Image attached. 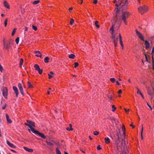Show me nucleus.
<instances>
[{
	"instance_id": "6ab92c4d",
	"label": "nucleus",
	"mask_w": 154,
	"mask_h": 154,
	"mask_svg": "<svg viewBox=\"0 0 154 154\" xmlns=\"http://www.w3.org/2000/svg\"><path fill=\"white\" fill-rule=\"evenodd\" d=\"M34 67L36 70L38 71L39 70L40 67L37 64H35L34 66Z\"/></svg>"
},
{
	"instance_id": "69168bd1",
	"label": "nucleus",
	"mask_w": 154,
	"mask_h": 154,
	"mask_svg": "<svg viewBox=\"0 0 154 154\" xmlns=\"http://www.w3.org/2000/svg\"><path fill=\"white\" fill-rule=\"evenodd\" d=\"M122 92V90H119L118 91V93L119 94H121Z\"/></svg>"
},
{
	"instance_id": "20e7f679",
	"label": "nucleus",
	"mask_w": 154,
	"mask_h": 154,
	"mask_svg": "<svg viewBox=\"0 0 154 154\" xmlns=\"http://www.w3.org/2000/svg\"><path fill=\"white\" fill-rule=\"evenodd\" d=\"M146 88L148 94L150 96H153L154 93V87L153 85L151 84L150 87H147L146 86Z\"/></svg>"
},
{
	"instance_id": "72a5a7b5",
	"label": "nucleus",
	"mask_w": 154,
	"mask_h": 154,
	"mask_svg": "<svg viewBox=\"0 0 154 154\" xmlns=\"http://www.w3.org/2000/svg\"><path fill=\"white\" fill-rule=\"evenodd\" d=\"M137 90V94H139L141 95H142V93H141V92L140 91V90H139V89L137 88H136Z\"/></svg>"
},
{
	"instance_id": "49530a36",
	"label": "nucleus",
	"mask_w": 154,
	"mask_h": 154,
	"mask_svg": "<svg viewBox=\"0 0 154 154\" xmlns=\"http://www.w3.org/2000/svg\"><path fill=\"white\" fill-rule=\"evenodd\" d=\"M23 62V59L22 58H21L20 60V64H22Z\"/></svg>"
},
{
	"instance_id": "8fccbe9b",
	"label": "nucleus",
	"mask_w": 154,
	"mask_h": 154,
	"mask_svg": "<svg viewBox=\"0 0 154 154\" xmlns=\"http://www.w3.org/2000/svg\"><path fill=\"white\" fill-rule=\"evenodd\" d=\"M151 96V98L150 101L151 102L153 101L154 102V100H153V99H154V98H153V97H152V96Z\"/></svg>"
},
{
	"instance_id": "ea45409f",
	"label": "nucleus",
	"mask_w": 154,
	"mask_h": 154,
	"mask_svg": "<svg viewBox=\"0 0 154 154\" xmlns=\"http://www.w3.org/2000/svg\"><path fill=\"white\" fill-rule=\"evenodd\" d=\"M74 22V20L72 19H71L70 21V24L71 25H72Z\"/></svg>"
},
{
	"instance_id": "2f4dec72",
	"label": "nucleus",
	"mask_w": 154,
	"mask_h": 154,
	"mask_svg": "<svg viewBox=\"0 0 154 154\" xmlns=\"http://www.w3.org/2000/svg\"><path fill=\"white\" fill-rule=\"evenodd\" d=\"M56 152L57 154H61L60 151L57 148L56 149Z\"/></svg>"
},
{
	"instance_id": "1a4fd4ad",
	"label": "nucleus",
	"mask_w": 154,
	"mask_h": 154,
	"mask_svg": "<svg viewBox=\"0 0 154 154\" xmlns=\"http://www.w3.org/2000/svg\"><path fill=\"white\" fill-rule=\"evenodd\" d=\"M136 32L138 37L142 41H144V37L143 35L137 30H136Z\"/></svg>"
},
{
	"instance_id": "b1692460",
	"label": "nucleus",
	"mask_w": 154,
	"mask_h": 154,
	"mask_svg": "<svg viewBox=\"0 0 154 154\" xmlns=\"http://www.w3.org/2000/svg\"><path fill=\"white\" fill-rule=\"evenodd\" d=\"M49 58L48 57H45L44 60V61L45 63H48L49 62Z\"/></svg>"
},
{
	"instance_id": "cd10ccee",
	"label": "nucleus",
	"mask_w": 154,
	"mask_h": 154,
	"mask_svg": "<svg viewBox=\"0 0 154 154\" xmlns=\"http://www.w3.org/2000/svg\"><path fill=\"white\" fill-rule=\"evenodd\" d=\"M98 23V22L97 21H96L95 22V24L97 28H99L100 27L97 24V23Z\"/></svg>"
},
{
	"instance_id": "7ed1b4c3",
	"label": "nucleus",
	"mask_w": 154,
	"mask_h": 154,
	"mask_svg": "<svg viewBox=\"0 0 154 154\" xmlns=\"http://www.w3.org/2000/svg\"><path fill=\"white\" fill-rule=\"evenodd\" d=\"M115 24L112 25V26L110 29V31L112 34V38L113 40V43H118V37H116L115 35L113 33L114 27Z\"/></svg>"
},
{
	"instance_id": "f3484780",
	"label": "nucleus",
	"mask_w": 154,
	"mask_h": 154,
	"mask_svg": "<svg viewBox=\"0 0 154 154\" xmlns=\"http://www.w3.org/2000/svg\"><path fill=\"white\" fill-rule=\"evenodd\" d=\"M46 142L48 145L50 146H53L54 145L53 141H46Z\"/></svg>"
},
{
	"instance_id": "c756f323",
	"label": "nucleus",
	"mask_w": 154,
	"mask_h": 154,
	"mask_svg": "<svg viewBox=\"0 0 154 154\" xmlns=\"http://www.w3.org/2000/svg\"><path fill=\"white\" fill-rule=\"evenodd\" d=\"M8 21V19L7 18H6L4 22V25L5 27H6L7 26Z\"/></svg>"
},
{
	"instance_id": "4be33fe9",
	"label": "nucleus",
	"mask_w": 154,
	"mask_h": 154,
	"mask_svg": "<svg viewBox=\"0 0 154 154\" xmlns=\"http://www.w3.org/2000/svg\"><path fill=\"white\" fill-rule=\"evenodd\" d=\"M104 140H105V142L107 144V143H109L110 139L109 138H108V137L105 138H104Z\"/></svg>"
},
{
	"instance_id": "39448f33",
	"label": "nucleus",
	"mask_w": 154,
	"mask_h": 154,
	"mask_svg": "<svg viewBox=\"0 0 154 154\" xmlns=\"http://www.w3.org/2000/svg\"><path fill=\"white\" fill-rule=\"evenodd\" d=\"M139 12L141 14H143L148 10V8L145 5L140 6L138 8Z\"/></svg>"
},
{
	"instance_id": "338daca9",
	"label": "nucleus",
	"mask_w": 154,
	"mask_h": 154,
	"mask_svg": "<svg viewBox=\"0 0 154 154\" xmlns=\"http://www.w3.org/2000/svg\"><path fill=\"white\" fill-rule=\"evenodd\" d=\"M119 40H122V36L120 33L119 34Z\"/></svg>"
},
{
	"instance_id": "c9c22d12",
	"label": "nucleus",
	"mask_w": 154,
	"mask_h": 154,
	"mask_svg": "<svg viewBox=\"0 0 154 154\" xmlns=\"http://www.w3.org/2000/svg\"><path fill=\"white\" fill-rule=\"evenodd\" d=\"M112 112H114L116 109V108L115 106L114 105H112Z\"/></svg>"
},
{
	"instance_id": "dca6fc26",
	"label": "nucleus",
	"mask_w": 154,
	"mask_h": 154,
	"mask_svg": "<svg viewBox=\"0 0 154 154\" xmlns=\"http://www.w3.org/2000/svg\"><path fill=\"white\" fill-rule=\"evenodd\" d=\"M23 148L25 150L30 152H32L33 151L32 149H29L26 147H24Z\"/></svg>"
},
{
	"instance_id": "9d476101",
	"label": "nucleus",
	"mask_w": 154,
	"mask_h": 154,
	"mask_svg": "<svg viewBox=\"0 0 154 154\" xmlns=\"http://www.w3.org/2000/svg\"><path fill=\"white\" fill-rule=\"evenodd\" d=\"M11 43V41H10L7 44H5V42L4 40L3 41V44H4V49H6L7 50H8L10 44Z\"/></svg>"
},
{
	"instance_id": "37998d69",
	"label": "nucleus",
	"mask_w": 154,
	"mask_h": 154,
	"mask_svg": "<svg viewBox=\"0 0 154 154\" xmlns=\"http://www.w3.org/2000/svg\"><path fill=\"white\" fill-rule=\"evenodd\" d=\"M74 67L75 68H76L77 66H78L79 65L78 63L77 62H76L74 63Z\"/></svg>"
},
{
	"instance_id": "e433bc0d",
	"label": "nucleus",
	"mask_w": 154,
	"mask_h": 154,
	"mask_svg": "<svg viewBox=\"0 0 154 154\" xmlns=\"http://www.w3.org/2000/svg\"><path fill=\"white\" fill-rule=\"evenodd\" d=\"M32 27L33 29V30H34L35 31H36L37 29V27L33 25H32Z\"/></svg>"
},
{
	"instance_id": "6e6d98bb",
	"label": "nucleus",
	"mask_w": 154,
	"mask_h": 154,
	"mask_svg": "<svg viewBox=\"0 0 154 154\" xmlns=\"http://www.w3.org/2000/svg\"><path fill=\"white\" fill-rule=\"evenodd\" d=\"M83 0H78V3H80V4H82V3H83Z\"/></svg>"
},
{
	"instance_id": "5701e85b",
	"label": "nucleus",
	"mask_w": 154,
	"mask_h": 154,
	"mask_svg": "<svg viewBox=\"0 0 154 154\" xmlns=\"http://www.w3.org/2000/svg\"><path fill=\"white\" fill-rule=\"evenodd\" d=\"M122 129L123 132V136L124 137L125 136V126L124 125H123L122 127Z\"/></svg>"
},
{
	"instance_id": "79ce46f5",
	"label": "nucleus",
	"mask_w": 154,
	"mask_h": 154,
	"mask_svg": "<svg viewBox=\"0 0 154 154\" xmlns=\"http://www.w3.org/2000/svg\"><path fill=\"white\" fill-rule=\"evenodd\" d=\"M99 134V132L97 131H94V134L95 135H97Z\"/></svg>"
},
{
	"instance_id": "473e14b6",
	"label": "nucleus",
	"mask_w": 154,
	"mask_h": 154,
	"mask_svg": "<svg viewBox=\"0 0 154 154\" xmlns=\"http://www.w3.org/2000/svg\"><path fill=\"white\" fill-rule=\"evenodd\" d=\"M16 28H14L13 29V30L12 33L11 35L12 36H13L14 34L16 32Z\"/></svg>"
},
{
	"instance_id": "774afa93",
	"label": "nucleus",
	"mask_w": 154,
	"mask_h": 154,
	"mask_svg": "<svg viewBox=\"0 0 154 154\" xmlns=\"http://www.w3.org/2000/svg\"><path fill=\"white\" fill-rule=\"evenodd\" d=\"M6 105H4V106H3L2 107V109H4L5 108H6Z\"/></svg>"
},
{
	"instance_id": "864d4df0",
	"label": "nucleus",
	"mask_w": 154,
	"mask_h": 154,
	"mask_svg": "<svg viewBox=\"0 0 154 154\" xmlns=\"http://www.w3.org/2000/svg\"><path fill=\"white\" fill-rule=\"evenodd\" d=\"M0 70L1 72H2L3 71V67L2 66H0Z\"/></svg>"
},
{
	"instance_id": "7c9ffc66",
	"label": "nucleus",
	"mask_w": 154,
	"mask_h": 154,
	"mask_svg": "<svg viewBox=\"0 0 154 154\" xmlns=\"http://www.w3.org/2000/svg\"><path fill=\"white\" fill-rule=\"evenodd\" d=\"M40 2L39 0L35 1L32 2L33 5H36L38 4Z\"/></svg>"
},
{
	"instance_id": "de8ad7c7",
	"label": "nucleus",
	"mask_w": 154,
	"mask_h": 154,
	"mask_svg": "<svg viewBox=\"0 0 154 154\" xmlns=\"http://www.w3.org/2000/svg\"><path fill=\"white\" fill-rule=\"evenodd\" d=\"M97 148L98 150H100L101 149V148L100 147V145H99L97 146Z\"/></svg>"
},
{
	"instance_id": "a878e982",
	"label": "nucleus",
	"mask_w": 154,
	"mask_h": 154,
	"mask_svg": "<svg viewBox=\"0 0 154 154\" xmlns=\"http://www.w3.org/2000/svg\"><path fill=\"white\" fill-rule=\"evenodd\" d=\"M19 89V90L21 93V94L23 95V96H24V93L23 92V88H22L20 89Z\"/></svg>"
},
{
	"instance_id": "f704fd0d",
	"label": "nucleus",
	"mask_w": 154,
	"mask_h": 154,
	"mask_svg": "<svg viewBox=\"0 0 154 154\" xmlns=\"http://www.w3.org/2000/svg\"><path fill=\"white\" fill-rule=\"evenodd\" d=\"M19 37H17L15 40V42L17 44H18L19 43Z\"/></svg>"
},
{
	"instance_id": "f03ea898",
	"label": "nucleus",
	"mask_w": 154,
	"mask_h": 154,
	"mask_svg": "<svg viewBox=\"0 0 154 154\" xmlns=\"http://www.w3.org/2000/svg\"><path fill=\"white\" fill-rule=\"evenodd\" d=\"M118 3L119 6H121V9L122 11L126 10L127 8L128 5V0H119Z\"/></svg>"
},
{
	"instance_id": "aec40b11",
	"label": "nucleus",
	"mask_w": 154,
	"mask_h": 154,
	"mask_svg": "<svg viewBox=\"0 0 154 154\" xmlns=\"http://www.w3.org/2000/svg\"><path fill=\"white\" fill-rule=\"evenodd\" d=\"M27 84L28 88H33V86L32 85L31 83L30 82L28 81L27 82Z\"/></svg>"
},
{
	"instance_id": "603ef678",
	"label": "nucleus",
	"mask_w": 154,
	"mask_h": 154,
	"mask_svg": "<svg viewBox=\"0 0 154 154\" xmlns=\"http://www.w3.org/2000/svg\"><path fill=\"white\" fill-rule=\"evenodd\" d=\"M69 127L70 128V130L71 131H72L73 130V128H72V126L71 124H69Z\"/></svg>"
},
{
	"instance_id": "3c124183",
	"label": "nucleus",
	"mask_w": 154,
	"mask_h": 154,
	"mask_svg": "<svg viewBox=\"0 0 154 154\" xmlns=\"http://www.w3.org/2000/svg\"><path fill=\"white\" fill-rule=\"evenodd\" d=\"M5 116H6V120L7 119H8L9 118L8 115V114H7V113H6L5 114Z\"/></svg>"
},
{
	"instance_id": "4c0bfd02",
	"label": "nucleus",
	"mask_w": 154,
	"mask_h": 154,
	"mask_svg": "<svg viewBox=\"0 0 154 154\" xmlns=\"http://www.w3.org/2000/svg\"><path fill=\"white\" fill-rule=\"evenodd\" d=\"M7 121L8 123L11 124L12 123V121L9 118L8 119H7Z\"/></svg>"
},
{
	"instance_id": "bf43d9fd",
	"label": "nucleus",
	"mask_w": 154,
	"mask_h": 154,
	"mask_svg": "<svg viewBox=\"0 0 154 154\" xmlns=\"http://www.w3.org/2000/svg\"><path fill=\"white\" fill-rule=\"evenodd\" d=\"M108 98L110 100H112V97L110 95H108Z\"/></svg>"
},
{
	"instance_id": "bb28decb",
	"label": "nucleus",
	"mask_w": 154,
	"mask_h": 154,
	"mask_svg": "<svg viewBox=\"0 0 154 154\" xmlns=\"http://www.w3.org/2000/svg\"><path fill=\"white\" fill-rule=\"evenodd\" d=\"M109 80L112 83H114L116 82V79L114 78H110Z\"/></svg>"
},
{
	"instance_id": "09e8293b",
	"label": "nucleus",
	"mask_w": 154,
	"mask_h": 154,
	"mask_svg": "<svg viewBox=\"0 0 154 154\" xmlns=\"http://www.w3.org/2000/svg\"><path fill=\"white\" fill-rule=\"evenodd\" d=\"M120 44L121 45V46H122V48H123V42L122 41V40H120Z\"/></svg>"
},
{
	"instance_id": "9b49d317",
	"label": "nucleus",
	"mask_w": 154,
	"mask_h": 154,
	"mask_svg": "<svg viewBox=\"0 0 154 154\" xmlns=\"http://www.w3.org/2000/svg\"><path fill=\"white\" fill-rule=\"evenodd\" d=\"M2 94L5 98H6L7 97V89L6 88H4L2 90Z\"/></svg>"
},
{
	"instance_id": "a18cd8bd",
	"label": "nucleus",
	"mask_w": 154,
	"mask_h": 154,
	"mask_svg": "<svg viewBox=\"0 0 154 154\" xmlns=\"http://www.w3.org/2000/svg\"><path fill=\"white\" fill-rule=\"evenodd\" d=\"M154 53V47H152V52L151 53V54L153 55Z\"/></svg>"
},
{
	"instance_id": "f257e3e1",
	"label": "nucleus",
	"mask_w": 154,
	"mask_h": 154,
	"mask_svg": "<svg viewBox=\"0 0 154 154\" xmlns=\"http://www.w3.org/2000/svg\"><path fill=\"white\" fill-rule=\"evenodd\" d=\"M130 15V13L128 12L122 11L121 16L119 17V19H120V22L119 23H118L120 24L121 23V20H122L123 21L125 24L126 25V19L128 18Z\"/></svg>"
},
{
	"instance_id": "a211bd4d",
	"label": "nucleus",
	"mask_w": 154,
	"mask_h": 154,
	"mask_svg": "<svg viewBox=\"0 0 154 154\" xmlns=\"http://www.w3.org/2000/svg\"><path fill=\"white\" fill-rule=\"evenodd\" d=\"M154 38V36H152L148 38V40L150 42L151 44H152V41Z\"/></svg>"
},
{
	"instance_id": "0e129e2a",
	"label": "nucleus",
	"mask_w": 154,
	"mask_h": 154,
	"mask_svg": "<svg viewBox=\"0 0 154 154\" xmlns=\"http://www.w3.org/2000/svg\"><path fill=\"white\" fill-rule=\"evenodd\" d=\"M124 109L126 113H127L129 111V109H127L125 108Z\"/></svg>"
},
{
	"instance_id": "4468645a",
	"label": "nucleus",
	"mask_w": 154,
	"mask_h": 154,
	"mask_svg": "<svg viewBox=\"0 0 154 154\" xmlns=\"http://www.w3.org/2000/svg\"><path fill=\"white\" fill-rule=\"evenodd\" d=\"M7 143L11 147L13 148H15L16 147V146L14 145L13 144L11 143L8 140L6 141Z\"/></svg>"
},
{
	"instance_id": "a19ab883",
	"label": "nucleus",
	"mask_w": 154,
	"mask_h": 154,
	"mask_svg": "<svg viewBox=\"0 0 154 154\" xmlns=\"http://www.w3.org/2000/svg\"><path fill=\"white\" fill-rule=\"evenodd\" d=\"M18 87L19 89L23 88L22 85L20 83H19L18 84Z\"/></svg>"
},
{
	"instance_id": "5fc2aeb1",
	"label": "nucleus",
	"mask_w": 154,
	"mask_h": 154,
	"mask_svg": "<svg viewBox=\"0 0 154 154\" xmlns=\"http://www.w3.org/2000/svg\"><path fill=\"white\" fill-rule=\"evenodd\" d=\"M25 125H26V126H28V127H29V128H30V127H30V125H29V123H25Z\"/></svg>"
},
{
	"instance_id": "680f3d73",
	"label": "nucleus",
	"mask_w": 154,
	"mask_h": 154,
	"mask_svg": "<svg viewBox=\"0 0 154 154\" xmlns=\"http://www.w3.org/2000/svg\"><path fill=\"white\" fill-rule=\"evenodd\" d=\"M48 78L49 79H51L52 77V76L51 75H50L49 74H48Z\"/></svg>"
},
{
	"instance_id": "412c9836",
	"label": "nucleus",
	"mask_w": 154,
	"mask_h": 154,
	"mask_svg": "<svg viewBox=\"0 0 154 154\" xmlns=\"http://www.w3.org/2000/svg\"><path fill=\"white\" fill-rule=\"evenodd\" d=\"M68 55V57L69 58L74 59L75 57V55L73 54H69Z\"/></svg>"
},
{
	"instance_id": "6e6552de",
	"label": "nucleus",
	"mask_w": 154,
	"mask_h": 154,
	"mask_svg": "<svg viewBox=\"0 0 154 154\" xmlns=\"http://www.w3.org/2000/svg\"><path fill=\"white\" fill-rule=\"evenodd\" d=\"M33 131L34 132L33 133L36 134L38 135L43 139H45L46 138V137L43 133H40L36 130L35 131Z\"/></svg>"
},
{
	"instance_id": "393cba45",
	"label": "nucleus",
	"mask_w": 154,
	"mask_h": 154,
	"mask_svg": "<svg viewBox=\"0 0 154 154\" xmlns=\"http://www.w3.org/2000/svg\"><path fill=\"white\" fill-rule=\"evenodd\" d=\"M116 131H117L116 136L118 137L121 134L120 131L119 129H118V131L117 130H116Z\"/></svg>"
},
{
	"instance_id": "0eeeda50",
	"label": "nucleus",
	"mask_w": 154,
	"mask_h": 154,
	"mask_svg": "<svg viewBox=\"0 0 154 154\" xmlns=\"http://www.w3.org/2000/svg\"><path fill=\"white\" fill-rule=\"evenodd\" d=\"M27 122L29 125L30 126V128H29L31 130V131L33 133L34 131H35L36 130L34 128V127H35V123L30 120H27Z\"/></svg>"
},
{
	"instance_id": "2eb2a0df",
	"label": "nucleus",
	"mask_w": 154,
	"mask_h": 154,
	"mask_svg": "<svg viewBox=\"0 0 154 154\" xmlns=\"http://www.w3.org/2000/svg\"><path fill=\"white\" fill-rule=\"evenodd\" d=\"M3 4L4 6L8 8H10V6L8 3L6 1H4L3 2Z\"/></svg>"
},
{
	"instance_id": "c03bdc74",
	"label": "nucleus",
	"mask_w": 154,
	"mask_h": 154,
	"mask_svg": "<svg viewBox=\"0 0 154 154\" xmlns=\"http://www.w3.org/2000/svg\"><path fill=\"white\" fill-rule=\"evenodd\" d=\"M34 53H35V54H41V52L38 51H35L34 52Z\"/></svg>"
},
{
	"instance_id": "f8f14e48",
	"label": "nucleus",
	"mask_w": 154,
	"mask_h": 154,
	"mask_svg": "<svg viewBox=\"0 0 154 154\" xmlns=\"http://www.w3.org/2000/svg\"><path fill=\"white\" fill-rule=\"evenodd\" d=\"M13 88L16 94V97H17L19 94V92L17 88L16 87L14 86L13 87Z\"/></svg>"
},
{
	"instance_id": "ddd939ff",
	"label": "nucleus",
	"mask_w": 154,
	"mask_h": 154,
	"mask_svg": "<svg viewBox=\"0 0 154 154\" xmlns=\"http://www.w3.org/2000/svg\"><path fill=\"white\" fill-rule=\"evenodd\" d=\"M145 43H144V45L145 46V48L146 49H148L150 47V44L148 42V41L147 40H145Z\"/></svg>"
},
{
	"instance_id": "4d7b16f0",
	"label": "nucleus",
	"mask_w": 154,
	"mask_h": 154,
	"mask_svg": "<svg viewBox=\"0 0 154 154\" xmlns=\"http://www.w3.org/2000/svg\"><path fill=\"white\" fill-rule=\"evenodd\" d=\"M152 64H153V66H154V59L153 55H152Z\"/></svg>"
},
{
	"instance_id": "58836bf2",
	"label": "nucleus",
	"mask_w": 154,
	"mask_h": 154,
	"mask_svg": "<svg viewBox=\"0 0 154 154\" xmlns=\"http://www.w3.org/2000/svg\"><path fill=\"white\" fill-rule=\"evenodd\" d=\"M37 71H38V72L40 74H41L42 73L43 70L42 69H40V68L39 70H38Z\"/></svg>"
},
{
	"instance_id": "c85d7f7f",
	"label": "nucleus",
	"mask_w": 154,
	"mask_h": 154,
	"mask_svg": "<svg viewBox=\"0 0 154 154\" xmlns=\"http://www.w3.org/2000/svg\"><path fill=\"white\" fill-rule=\"evenodd\" d=\"M117 137L116 138V142L117 144H118V143L119 142V140H120V138H119V136H118V137Z\"/></svg>"
},
{
	"instance_id": "e2e57ef3",
	"label": "nucleus",
	"mask_w": 154,
	"mask_h": 154,
	"mask_svg": "<svg viewBox=\"0 0 154 154\" xmlns=\"http://www.w3.org/2000/svg\"><path fill=\"white\" fill-rule=\"evenodd\" d=\"M132 124H133V123H132V124H131L130 125V126H131V127H132V128H134L135 127V126H134V125H132Z\"/></svg>"
},
{
	"instance_id": "423d86ee",
	"label": "nucleus",
	"mask_w": 154,
	"mask_h": 154,
	"mask_svg": "<svg viewBox=\"0 0 154 154\" xmlns=\"http://www.w3.org/2000/svg\"><path fill=\"white\" fill-rule=\"evenodd\" d=\"M116 16L114 18V20L115 21V24L116 23H119L120 22V19H119V17H118L119 14V12L120 11V9L118 8H116Z\"/></svg>"
},
{
	"instance_id": "052dcab7",
	"label": "nucleus",
	"mask_w": 154,
	"mask_h": 154,
	"mask_svg": "<svg viewBox=\"0 0 154 154\" xmlns=\"http://www.w3.org/2000/svg\"><path fill=\"white\" fill-rule=\"evenodd\" d=\"M147 105H148V106L149 107V108H150V109L151 110H152V107L150 106V105H149L148 103H147Z\"/></svg>"
},
{
	"instance_id": "13d9d810",
	"label": "nucleus",
	"mask_w": 154,
	"mask_h": 154,
	"mask_svg": "<svg viewBox=\"0 0 154 154\" xmlns=\"http://www.w3.org/2000/svg\"><path fill=\"white\" fill-rule=\"evenodd\" d=\"M97 2V0H94L93 1V3L94 4H96Z\"/></svg>"
}]
</instances>
